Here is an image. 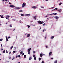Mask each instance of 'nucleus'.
<instances>
[{"instance_id":"4c0bfd02","label":"nucleus","mask_w":63,"mask_h":63,"mask_svg":"<svg viewBox=\"0 0 63 63\" xmlns=\"http://www.w3.org/2000/svg\"><path fill=\"white\" fill-rule=\"evenodd\" d=\"M58 11L59 12H61V10H58Z\"/></svg>"},{"instance_id":"680f3d73","label":"nucleus","mask_w":63,"mask_h":63,"mask_svg":"<svg viewBox=\"0 0 63 63\" xmlns=\"http://www.w3.org/2000/svg\"><path fill=\"white\" fill-rule=\"evenodd\" d=\"M11 59V57H9V59Z\"/></svg>"},{"instance_id":"bf43d9fd","label":"nucleus","mask_w":63,"mask_h":63,"mask_svg":"<svg viewBox=\"0 0 63 63\" xmlns=\"http://www.w3.org/2000/svg\"><path fill=\"white\" fill-rule=\"evenodd\" d=\"M47 17V16H45V17Z\"/></svg>"},{"instance_id":"a878e982","label":"nucleus","mask_w":63,"mask_h":63,"mask_svg":"<svg viewBox=\"0 0 63 63\" xmlns=\"http://www.w3.org/2000/svg\"><path fill=\"white\" fill-rule=\"evenodd\" d=\"M21 15V16H24V14H22Z\"/></svg>"},{"instance_id":"1a4fd4ad","label":"nucleus","mask_w":63,"mask_h":63,"mask_svg":"<svg viewBox=\"0 0 63 63\" xmlns=\"http://www.w3.org/2000/svg\"><path fill=\"white\" fill-rule=\"evenodd\" d=\"M6 42H7L8 41V39L7 38V36H6Z\"/></svg>"},{"instance_id":"2eb2a0df","label":"nucleus","mask_w":63,"mask_h":63,"mask_svg":"<svg viewBox=\"0 0 63 63\" xmlns=\"http://www.w3.org/2000/svg\"><path fill=\"white\" fill-rule=\"evenodd\" d=\"M13 47V46H12V47H11V48H10L11 50H12Z\"/></svg>"},{"instance_id":"6e6d98bb","label":"nucleus","mask_w":63,"mask_h":63,"mask_svg":"<svg viewBox=\"0 0 63 63\" xmlns=\"http://www.w3.org/2000/svg\"><path fill=\"white\" fill-rule=\"evenodd\" d=\"M12 20H13V21H15V20L14 19H12Z\"/></svg>"},{"instance_id":"a211bd4d","label":"nucleus","mask_w":63,"mask_h":63,"mask_svg":"<svg viewBox=\"0 0 63 63\" xmlns=\"http://www.w3.org/2000/svg\"><path fill=\"white\" fill-rule=\"evenodd\" d=\"M54 38V36H52L51 37V39H53V38Z\"/></svg>"},{"instance_id":"79ce46f5","label":"nucleus","mask_w":63,"mask_h":63,"mask_svg":"<svg viewBox=\"0 0 63 63\" xmlns=\"http://www.w3.org/2000/svg\"><path fill=\"white\" fill-rule=\"evenodd\" d=\"M46 48H47V47H47V46H46Z\"/></svg>"},{"instance_id":"603ef678","label":"nucleus","mask_w":63,"mask_h":63,"mask_svg":"<svg viewBox=\"0 0 63 63\" xmlns=\"http://www.w3.org/2000/svg\"><path fill=\"white\" fill-rule=\"evenodd\" d=\"M53 13L52 14H49V15H51V16L52 15H53Z\"/></svg>"},{"instance_id":"c9c22d12","label":"nucleus","mask_w":63,"mask_h":63,"mask_svg":"<svg viewBox=\"0 0 63 63\" xmlns=\"http://www.w3.org/2000/svg\"><path fill=\"white\" fill-rule=\"evenodd\" d=\"M12 25H10L9 26H10V27H12Z\"/></svg>"},{"instance_id":"09e8293b","label":"nucleus","mask_w":63,"mask_h":63,"mask_svg":"<svg viewBox=\"0 0 63 63\" xmlns=\"http://www.w3.org/2000/svg\"><path fill=\"white\" fill-rule=\"evenodd\" d=\"M33 53H36V52H35V51H34Z\"/></svg>"},{"instance_id":"49530a36","label":"nucleus","mask_w":63,"mask_h":63,"mask_svg":"<svg viewBox=\"0 0 63 63\" xmlns=\"http://www.w3.org/2000/svg\"><path fill=\"white\" fill-rule=\"evenodd\" d=\"M11 38V37H10V36H9V37H8V39H9V38Z\"/></svg>"},{"instance_id":"f3484780","label":"nucleus","mask_w":63,"mask_h":63,"mask_svg":"<svg viewBox=\"0 0 63 63\" xmlns=\"http://www.w3.org/2000/svg\"><path fill=\"white\" fill-rule=\"evenodd\" d=\"M30 34H28L27 35V37H30Z\"/></svg>"},{"instance_id":"37998d69","label":"nucleus","mask_w":63,"mask_h":63,"mask_svg":"<svg viewBox=\"0 0 63 63\" xmlns=\"http://www.w3.org/2000/svg\"><path fill=\"white\" fill-rule=\"evenodd\" d=\"M24 55V53H23L22 54V56Z\"/></svg>"},{"instance_id":"9b49d317","label":"nucleus","mask_w":63,"mask_h":63,"mask_svg":"<svg viewBox=\"0 0 63 63\" xmlns=\"http://www.w3.org/2000/svg\"><path fill=\"white\" fill-rule=\"evenodd\" d=\"M34 18L35 19V20H36V19L37 18V16H34Z\"/></svg>"},{"instance_id":"20e7f679","label":"nucleus","mask_w":63,"mask_h":63,"mask_svg":"<svg viewBox=\"0 0 63 63\" xmlns=\"http://www.w3.org/2000/svg\"><path fill=\"white\" fill-rule=\"evenodd\" d=\"M15 9H16L17 10H19L20 9V8L15 7Z\"/></svg>"},{"instance_id":"cd10ccee","label":"nucleus","mask_w":63,"mask_h":63,"mask_svg":"<svg viewBox=\"0 0 63 63\" xmlns=\"http://www.w3.org/2000/svg\"><path fill=\"white\" fill-rule=\"evenodd\" d=\"M53 14H54V15H55L57 14V13H53Z\"/></svg>"},{"instance_id":"bb28decb","label":"nucleus","mask_w":63,"mask_h":63,"mask_svg":"<svg viewBox=\"0 0 63 63\" xmlns=\"http://www.w3.org/2000/svg\"><path fill=\"white\" fill-rule=\"evenodd\" d=\"M24 58H26V55H24Z\"/></svg>"},{"instance_id":"ddd939ff","label":"nucleus","mask_w":63,"mask_h":63,"mask_svg":"<svg viewBox=\"0 0 63 63\" xmlns=\"http://www.w3.org/2000/svg\"><path fill=\"white\" fill-rule=\"evenodd\" d=\"M29 58V60H31L32 59V57H30Z\"/></svg>"},{"instance_id":"2f4dec72","label":"nucleus","mask_w":63,"mask_h":63,"mask_svg":"<svg viewBox=\"0 0 63 63\" xmlns=\"http://www.w3.org/2000/svg\"><path fill=\"white\" fill-rule=\"evenodd\" d=\"M18 57V56H16V58H17Z\"/></svg>"},{"instance_id":"69168bd1","label":"nucleus","mask_w":63,"mask_h":63,"mask_svg":"<svg viewBox=\"0 0 63 63\" xmlns=\"http://www.w3.org/2000/svg\"><path fill=\"white\" fill-rule=\"evenodd\" d=\"M45 38L46 39V37H45Z\"/></svg>"},{"instance_id":"e2e57ef3","label":"nucleus","mask_w":63,"mask_h":63,"mask_svg":"<svg viewBox=\"0 0 63 63\" xmlns=\"http://www.w3.org/2000/svg\"><path fill=\"white\" fill-rule=\"evenodd\" d=\"M3 1V2H4L5 1V0H2Z\"/></svg>"},{"instance_id":"0eeeda50","label":"nucleus","mask_w":63,"mask_h":63,"mask_svg":"<svg viewBox=\"0 0 63 63\" xmlns=\"http://www.w3.org/2000/svg\"><path fill=\"white\" fill-rule=\"evenodd\" d=\"M25 16H30V15L28 14H26L25 15Z\"/></svg>"},{"instance_id":"774afa93","label":"nucleus","mask_w":63,"mask_h":63,"mask_svg":"<svg viewBox=\"0 0 63 63\" xmlns=\"http://www.w3.org/2000/svg\"><path fill=\"white\" fill-rule=\"evenodd\" d=\"M18 63H20V62H18Z\"/></svg>"},{"instance_id":"864d4df0","label":"nucleus","mask_w":63,"mask_h":63,"mask_svg":"<svg viewBox=\"0 0 63 63\" xmlns=\"http://www.w3.org/2000/svg\"><path fill=\"white\" fill-rule=\"evenodd\" d=\"M43 32H45V31H44V30H43Z\"/></svg>"},{"instance_id":"0e129e2a","label":"nucleus","mask_w":63,"mask_h":63,"mask_svg":"<svg viewBox=\"0 0 63 63\" xmlns=\"http://www.w3.org/2000/svg\"><path fill=\"white\" fill-rule=\"evenodd\" d=\"M46 1H48V0H46Z\"/></svg>"},{"instance_id":"7c9ffc66","label":"nucleus","mask_w":63,"mask_h":63,"mask_svg":"<svg viewBox=\"0 0 63 63\" xmlns=\"http://www.w3.org/2000/svg\"><path fill=\"white\" fill-rule=\"evenodd\" d=\"M34 60H36V57H35L34 58Z\"/></svg>"},{"instance_id":"f257e3e1","label":"nucleus","mask_w":63,"mask_h":63,"mask_svg":"<svg viewBox=\"0 0 63 63\" xmlns=\"http://www.w3.org/2000/svg\"><path fill=\"white\" fill-rule=\"evenodd\" d=\"M32 49L31 48H29L28 49V54H30V50H31Z\"/></svg>"},{"instance_id":"e433bc0d","label":"nucleus","mask_w":63,"mask_h":63,"mask_svg":"<svg viewBox=\"0 0 63 63\" xmlns=\"http://www.w3.org/2000/svg\"><path fill=\"white\" fill-rule=\"evenodd\" d=\"M18 57H20V55H19L18 56Z\"/></svg>"},{"instance_id":"6ab92c4d","label":"nucleus","mask_w":63,"mask_h":63,"mask_svg":"<svg viewBox=\"0 0 63 63\" xmlns=\"http://www.w3.org/2000/svg\"><path fill=\"white\" fill-rule=\"evenodd\" d=\"M22 53H23V52H22V51L21 52H20V54L21 55L22 54Z\"/></svg>"},{"instance_id":"473e14b6","label":"nucleus","mask_w":63,"mask_h":63,"mask_svg":"<svg viewBox=\"0 0 63 63\" xmlns=\"http://www.w3.org/2000/svg\"><path fill=\"white\" fill-rule=\"evenodd\" d=\"M43 26H44V25H46V24H45V23H44L43 24Z\"/></svg>"},{"instance_id":"dca6fc26","label":"nucleus","mask_w":63,"mask_h":63,"mask_svg":"<svg viewBox=\"0 0 63 63\" xmlns=\"http://www.w3.org/2000/svg\"><path fill=\"white\" fill-rule=\"evenodd\" d=\"M6 16L7 17H11V16L9 15H6Z\"/></svg>"},{"instance_id":"aec40b11","label":"nucleus","mask_w":63,"mask_h":63,"mask_svg":"<svg viewBox=\"0 0 63 63\" xmlns=\"http://www.w3.org/2000/svg\"><path fill=\"white\" fill-rule=\"evenodd\" d=\"M54 63H57V60H56L54 61Z\"/></svg>"},{"instance_id":"f8f14e48","label":"nucleus","mask_w":63,"mask_h":63,"mask_svg":"<svg viewBox=\"0 0 63 63\" xmlns=\"http://www.w3.org/2000/svg\"><path fill=\"white\" fill-rule=\"evenodd\" d=\"M6 19H8V20H9L10 19L9 17H6Z\"/></svg>"},{"instance_id":"4be33fe9","label":"nucleus","mask_w":63,"mask_h":63,"mask_svg":"<svg viewBox=\"0 0 63 63\" xmlns=\"http://www.w3.org/2000/svg\"><path fill=\"white\" fill-rule=\"evenodd\" d=\"M1 18H4V17L3 16V15H2L1 16Z\"/></svg>"},{"instance_id":"052dcab7","label":"nucleus","mask_w":63,"mask_h":63,"mask_svg":"<svg viewBox=\"0 0 63 63\" xmlns=\"http://www.w3.org/2000/svg\"><path fill=\"white\" fill-rule=\"evenodd\" d=\"M52 9H54V7H52Z\"/></svg>"},{"instance_id":"f704fd0d","label":"nucleus","mask_w":63,"mask_h":63,"mask_svg":"<svg viewBox=\"0 0 63 63\" xmlns=\"http://www.w3.org/2000/svg\"><path fill=\"white\" fill-rule=\"evenodd\" d=\"M61 4H62V3H60V4H59V5L60 6V5H61Z\"/></svg>"},{"instance_id":"a18cd8bd","label":"nucleus","mask_w":63,"mask_h":63,"mask_svg":"<svg viewBox=\"0 0 63 63\" xmlns=\"http://www.w3.org/2000/svg\"><path fill=\"white\" fill-rule=\"evenodd\" d=\"M30 27V26H29V25H28V28H29V27Z\"/></svg>"},{"instance_id":"f03ea898","label":"nucleus","mask_w":63,"mask_h":63,"mask_svg":"<svg viewBox=\"0 0 63 63\" xmlns=\"http://www.w3.org/2000/svg\"><path fill=\"white\" fill-rule=\"evenodd\" d=\"M37 22L40 24H43V23L42 22L40 21H38Z\"/></svg>"},{"instance_id":"4d7b16f0","label":"nucleus","mask_w":63,"mask_h":63,"mask_svg":"<svg viewBox=\"0 0 63 63\" xmlns=\"http://www.w3.org/2000/svg\"><path fill=\"white\" fill-rule=\"evenodd\" d=\"M1 47H2V44H1Z\"/></svg>"},{"instance_id":"8fccbe9b","label":"nucleus","mask_w":63,"mask_h":63,"mask_svg":"<svg viewBox=\"0 0 63 63\" xmlns=\"http://www.w3.org/2000/svg\"><path fill=\"white\" fill-rule=\"evenodd\" d=\"M33 57H35V55H33Z\"/></svg>"},{"instance_id":"a19ab883","label":"nucleus","mask_w":63,"mask_h":63,"mask_svg":"<svg viewBox=\"0 0 63 63\" xmlns=\"http://www.w3.org/2000/svg\"><path fill=\"white\" fill-rule=\"evenodd\" d=\"M13 52V53H15V51H14Z\"/></svg>"},{"instance_id":"5701e85b","label":"nucleus","mask_w":63,"mask_h":63,"mask_svg":"<svg viewBox=\"0 0 63 63\" xmlns=\"http://www.w3.org/2000/svg\"><path fill=\"white\" fill-rule=\"evenodd\" d=\"M38 59L39 60V61H40V60H41V58H39Z\"/></svg>"},{"instance_id":"4468645a","label":"nucleus","mask_w":63,"mask_h":63,"mask_svg":"<svg viewBox=\"0 0 63 63\" xmlns=\"http://www.w3.org/2000/svg\"><path fill=\"white\" fill-rule=\"evenodd\" d=\"M32 8H33V9H36L37 7L35 6H34L32 7Z\"/></svg>"},{"instance_id":"c85d7f7f","label":"nucleus","mask_w":63,"mask_h":63,"mask_svg":"<svg viewBox=\"0 0 63 63\" xmlns=\"http://www.w3.org/2000/svg\"><path fill=\"white\" fill-rule=\"evenodd\" d=\"M3 41V39H1L0 40V41Z\"/></svg>"},{"instance_id":"9d476101","label":"nucleus","mask_w":63,"mask_h":63,"mask_svg":"<svg viewBox=\"0 0 63 63\" xmlns=\"http://www.w3.org/2000/svg\"><path fill=\"white\" fill-rule=\"evenodd\" d=\"M40 57H42V56H43V55L41 53L40 54Z\"/></svg>"},{"instance_id":"58836bf2","label":"nucleus","mask_w":63,"mask_h":63,"mask_svg":"<svg viewBox=\"0 0 63 63\" xmlns=\"http://www.w3.org/2000/svg\"><path fill=\"white\" fill-rule=\"evenodd\" d=\"M6 53H8V51L7 50H6Z\"/></svg>"},{"instance_id":"c756f323","label":"nucleus","mask_w":63,"mask_h":63,"mask_svg":"<svg viewBox=\"0 0 63 63\" xmlns=\"http://www.w3.org/2000/svg\"><path fill=\"white\" fill-rule=\"evenodd\" d=\"M42 63H44V61H42Z\"/></svg>"},{"instance_id":"5fc2aeb1","label":"nucleus","mask_w":63,"mask_h":63,"mask_svg":"<svg viewBox=\"0 0 63 63\" xmlns=\"http://www.w3.org/2000/svg\"><path fill=\"white\" fill-rule=\"evenodd\" d=\"M15 29H14V30H13V31H14V30H15Z\"/></svg>"},{"instance_id":"3c124183","label":"nucleus","mask_w":63,"mask_h":63,"mask_svg":"<svg viewBox=\"0 0 63 63\" xmlns=\"http://www.w3.org/2000/svg\"><path fill=\"white\" fill-rule=\"evenodd\" d=\"M57 9H58L57 8H55L56 10H57Z\"/></svg>"},{"instance_id":"13d9d810","label":"nucleus","mask_w":63,"mask_h":63,"mask_svg":"<svg viewBox=\"0 0 63 63\" xmlns=\"http://www.w3.org/2000/svg\"><path fill=\"white\" fill-rule=\"evenodd\" d=\"M53 59V58H51V59Z\"/></svg>"},{"instance_id":"7ed1b4c3","label":"nucleus","mask_w":63,"mask_h":63,"mask_svg":"<svg viewBox=\"0 0 63 63\" xmlns=\"http://www.w3.org/2000/svg\"><path fill=\"white\" fill-rule=\"evenodd\" d=\"M26 5L25 3H24L22 4V8H23L24 7H25V6Z\"/></svg>"},{"instance_id":"338daca9","label":"nucleus","mask_w":63,"mask_h":63,"mask_svg":"<svg viewBox=\"0 0 63 63\" xmlns=\"http://www.w3.org/2000/svg\"><path fill=\"white\" fill-rule=\"evenodd\" d=\"M0 25H2V24H0Z\"/></svg>"},{"instance_id":"393cba45","label":"nucleus","mask_w":63,"mask_h":63,"mask_svg":"<svg viewBox=\"0 0 63 63\" xmlns=\"http://www.w3.org/2000/svg\"><path fill=\"white\" fill-rule=\"evenodd\" d=\"M5 52H6V51L5 50H4L3 51V53H5Z\"/></svg>"},{"instance_id":"423d86ee","label":"nucleus","mask_w":63,"mask_h":63,"mask_svg":"<svg viewBox=\"0 0 63 63\" xmlns=\"http://www.w3.org/2000/svg\"><path fill=\"white\" fill-rule=\"evenodd\" d=\"M9 7H12V8H14V7H15V6H14V5H10Z\"/></svg>"},{"instance_id":"c03bdc74","label":"nucleus","mask_w":63,"mask_h":63,"mask_svg":"<svg viewBox=\"0 0 63 63\" xmlns=\"http://www.w3.org/2000/svg\"><path fill=\"white\" fill-rule=\"evenodd\" d=\"M41 8H44V7H43V6H41Z\"/></svg>"},{"instance_id":"de8ad7c7","label":"nucleus","mask_w":63,"mask_h":63,"mask_svg":"<svg viewBox=\"0 0 63 63\" xmlns=\"http://www.w3.org/2000/svg\"><path fill=\"white\" fill-rule=\"evenodd\" d=\"M5 1L6 2H7L8 0H5Z\"/></svg>"},{"instance_id":"72a5a7b5","label":"nucleus","mask_w":63,"mask_h":63,"mask_svg":"<svg viewBox=\"0 0 63 63\" xmlns=\"http://www.w3.org/2000/svg\"><path fill=\"white\" fill-rule=\"evenodd\" d=\"M9 4H10V5H12V3H11V2H9Z\"/></svg>"},{"instance_id":"6e6552de","label":"nucleus","mask_w":63,"mask_h":63,"mask_svg":"<svg viewBox=\"0 0 63 63\" xmlns=\"http://www.w3.org/2000/svg\"><path fill=\"white\" fill-rule=\"evenodd\" d=\"M54 18H55L56 19H58L59 18V17L57 16H56L54 17Z\"/></svg>"},{"instance_id":"ea45409f","label":"nucleus","mask_w":63,"mask_h":63,"mask_svg":"<svg viewBox=\"0 0 63 63\" xmlns=\"http://www.w3.org/2000/svg\"><path fill=\"white\" fill-rule=\"evenodd\" d=\"M12 53V52H10L9 53V54H11V53Z\"/></svg>"},{"instance_id":"b1692460","label":"nucleus","mask_w":63,"mask_h":63,"mask_svg":"<svg viewBox=\"0 0 63 63\" xmlns=\"http://www.w3.org/2000/svg\"><path fill=\"white\" fill-rule=\"evenodd\" d=\"M15 59V57H13L12 58V60H13V59Z\"/></svg>"},{"instance_id":"412c9836","label":"nucleus","mask_w":63,"mask_h":63,"mask_svg":"<svg viewBox=\"0 0 63 63\" xmlns=\"http://www.w3.org/2000/svg\"><path fill=\"white\" fill-rule=\"evenodd\" d=\"M23 12V11L22 10H21L19 11V12H20V13H21Z\"/></svg>"},{"instance_id":"39448f33","label":"nucleus","mask_w":63,"mask_h":63,"mask_svg":"<svg viewBox=\"0 0 63 63\" xmlns=\"http://www.w3.org/2000/svg\"><path fill=\"white\" fill-rule=\"evenodd\" d=\"M52 54V52H50L49 53V56L50 57V56L51 55V54Z\"/></svg>"}]
</instances>
